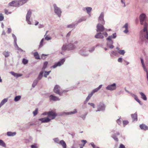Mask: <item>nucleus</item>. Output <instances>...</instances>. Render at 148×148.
<instances>
[{"label":"nucleus","mask_w":148,"mask_h":148,"mask_svg":"<svg viewBox=\"0 0 148 148\" xmlns=\"http://www.w3.org/2000/svg\"><path fill=\"white\" fill-rule=\"evenodd\" d=\"M38 80L36 79L34 81L32 84V87L33 88H34L36 86L37 83H38Z\"/></svg>","instance_id":"nucleus-44"},{"label":"nucleus","mask_w":148,"mask_h":148,"mask_svg":"<svg viewBox=\"0 0 148 148\" xmlns=\"http://www.w3.org/2000/svg\"><path fill=\"white\" fill-rule=\"evenodd\" d=\"M77 112V109H74L73 111H71L70 112H63L60 113V114L61 116H64V115H72L74 114H75Z\"/></svg>","instance_id":"nucleus-14"},{"label":"nucleus","mask_w":148,"mask_h":148,"mask_svg":"<svg viewBox=\"0 0 148 148\" xmlns=\"http://www.w3.org/2000/svg\"><path fill=\"white\" fill-rule=\"evenodd\" d=\"M43 71H41L40 73L37 78L36 79H37L38 81L40 80L43 76Z\"/></svg>","instance_id":"nucleus-32"},{"label":"nucleus","mask_w":148,"mask_h":148,"mask_svg":"<svg viewBox=\"0 0 148 148\" xmlns=\"http://www.w3.org/2000/svg\"><path fill=\"white\" fill-rule=\"evenodd\" d=\"M44 39L43 38H42L41 39V40L40 42V45L39 46V49L41 48V47H42L43 45V43L44 42Z\"/></svg>","instance_id":"nucleus-46"},{"label":"nucleus","mask_w":148,"mask_h":148,"mask_svg":"<svg viewBox=\"0 0 148 148\" xmlns=\"http://www.w3.org/2000/svg\"><path fill=\"white\" fill-rule=\"evenodd\" d=\"M118 52L120 54L123 55L125 53V52L124 50H119Z\"/></svg>","instance_id":"nucleus-47"},{"label":"nucleus","mask_w":148,"mask_h":148,"mask_svg":"<svg viewBox=\"0 0 148 148\" xmlns=\"http://www.w3.org/2000/svg\"><path fill=\"white\" fill-rule=\"evenodd\" d=\"M116 122L119 125H120L121 124V121L120 120V118L117 119L116 121Z\"/></svg>","instance_id":"nucleus-62"},{"label":"nucleus","mask_w":148,"mask_h":148,"mask_svg":"<svg viewBox=\"0 0 148 148\" xmlns=\"http://www.w3.org/2000/svg\"><path fill=\"white\" fill-rule=\"evenodd\" d=\"M28 0H20L18 1V7L21 6L27 2Z\"/></svg>","instance_id":"nucleus-26"},{"label":"nucleus","mask_w":148,"mask_h":148,"mask_svg":"<svg viewBox=\"0 0 148 148\" xmlns=\"http://www.w3.org/2000/svg\"><path fill=\"white\" fill-rule=\"evenodd\" d=\"M61 49L62 51H64L66 50H68L67 45L65 44L63 45Z\"/></svg>","instance_id":"nucleus-41"},{"label":"nucleus","mask_w":148,"mask_h":148,"mask_svg":"<svg viewBox=\"0 0 148 148\" xmlns=\"http://www.w3.org/2000/svg\"><path fill=\"white\" fill-rule=\"evenodd\" d=\"M140 60H141V63L142 64V66L143 68L144 71H146V69H146L145 67V64L144 62V61H143V59L142 58H140Z\"/></svg>","instance_id":"nucleus-39"},{"label":"nucleus","mask_w":148,"mask_h":148,"mask_svg":"<svg viewBox=\"0 0 148 148\" xmlns=\"http://www.w3.org/2000/svg\"><path fill=\"white\" fill-rule=\"evenodd\" d=\"M131 116L133 121H137V115L136 113L132 114Z\"/></svg>","instance_id":"nucleus-29"},{"label":"nucleus","mask_w":148,"mask_h":148,"mask_svg":"<svg viewBox=\"0 0 148 148\" xmlns=\"http://www.w3.org/2000/svg\"><path fill=\"white\" fill-rule=\"evenodd\" d=\"M59 144L62 145L63 148H66V145L64 140H60Z\"/></svg>","instance_id":"nucleus-28"},{"label":"nucleus","mask_w":148,"mask_h":148,"mask_svg":"<svg viewBox=\"0 0 148 148\" xmlns=\"http://www.w3.org/2000/svg\"><path fill=\"white\" fill-rule=\"evenodd\" d=\"M34 56L35 58L37 59H40V57L38 55V54L37 52H35L34 53Z\"/></svg>","instance_id":"nucleus-45"},{"label":"nucleus","mask_w":148,"mask_h":148,"mask_svg":"<svg viewBox=\"0 0 148 148\" xmlns=\"http://www.w3.org/2000/svg\"><path fill=\"white\" fill-rule=\"evenodd\" d=\"M120 134L119 132H117L116 134L113 135L112 137L116 141H118V139L116 137V135L119 136Z\"/></svg>","instance_id":"nucleus-33"},{"label":"nucleus","mask_w":148,"mask_h":148,"mask_svg":"<svg viewBox=\"0 0 148 148\" xmlns=\"http://www.w3.org/2000/svg\"><path fill=\"white\" fill-rule=\"evenodd\" d=\"M32 12L30 11H28L26 17V20L27 23L29 25L31 24V23L30 21V18L31 17Z\"/></svg>","instance_id":"nucleus-15"},{"label":"nucleus","mask_w":148,"mask_h":148,"mask_svg":"<svg viewBox=\"0 0 148 148\" xmlns=\"http://www.w3.org/2000/svg\"><path fill=\"white\" fill-rule=\"evenodd\" d=\"M117 37L116 33H113L112 35L109 36L107 38L106 40H112V39H115Z\"/></svg>","instance_id":"nucleus-23"},{"label":"nucleus","mask_w":148,"mask_h":148,"mask_svg":"<svg viewBox=\"0 0 148 148\" xmlns=\"http://www.w3.org/2000/svg\"><path fill=\"white\" fill-rule=\"evenodd\" d=\"M92 10V8L91 7H86L82 8L84 12H86L89 16H91L90 13Z\"/></svg>","instance_id":"nucleus-16"},{"label":"nucleus","mask_w":148,"mask_h":148,"mask_svg":"<svg viewBox=\"0 0 148 148\" xmlns=\"http://www.w3.org/2000/svg\"><path fill=\"white\" fill-rule=\"evenodd\" d=\"M54 142L56 143L59 144L60 142L59 139L58 138H56L53 139Z\"/></svg>","instance_id":"nucleus-48"},{"label":"nucleus","mask_w":148,"mask_h":148,"mask_svg":"<svg viewBox=\"0 0 148 148\" xmlns=\"http://www.w3.org/2000/svg\"><path fill=\"white\" fill-rule=\"evenodd\" d=\"M38 110L37 108H36L35 110L33 112L34 116H36L38 113Z\"/></svg>","instance_id":"nucleus-51"},{"label":"nucleus","mask_w":148,"mask_h":148,"mask_svg":"<svg viewBox=\"0 0 148 148\" xmlns=\"http://www.w3.org/2000/svg\"><path fill=\"white\" fill-rule=\"evenodd\" d=\"M104 13L101 12L100 14V15L98 18V20L99 23H101L102 24H104L105 21L104 18Z\"/></svg>","instance_id":"nucleus-13"},{"label":"nucleus","mask_w":148,"mask_h":148,"mask_svg":"<svg viewBox=\"0 0 148 148\" xmlns=\"http://www.w3.org/2000/svg\"><path fill=\"white\" fill-rule=\"evenodd\" d=\"M4 12H5V14L7 15H8V14H10L11 13V12H8V10L6 9L5 10Z\"/></svg>","instance_id":"nucleus-61"},{"label":"nucleus","mask_w":148,"mask_h":148,"mask_svg":"<svg viewBox=\"0 0 148 148\" xmlns=\"http://www.w3.org/2000/svg\"><path fill=\"white\" fill-rule=\"evenodd\" d=\"M107 42L106 45L107 47H109L111 49H113L114 47L113 45V41L112 40H106Z\"/></svg>","instance_id":"nucleus-18"},{"label":"nucleus","mask_w":148,"mask_h":148,"mask_svg":"<svg viewBox=\"0 0 148 148\" xmlns=\"http://www.w3.org/2000/svg\"><path fill=\"white\" fill-rule=\"evenodd\" d=\"M16 132H8L7 133V135L8 136H13L16 135Z\"/></svg>","instance_id":"nucleus-31"},{"label":"nucleus","mask_w":148,"mask_h":148,"mask_svg":"<svg viewBox=\"0 0 148 148\" xmlns=\"http://www.w3.org/2000/svg\"><path fill=\"white\" fill-rule=\"evenodd\" d=\"M117 55V51H111L110 53V56L111 57H112L113 56H116Z\"/></svg>","instance_id":"nucleus-38"},{"label":"nucleus","mask_w":148,"mask_h":148,"mask_svg":"<svg viewBox=\"0 0 148 148\" xmlns=\"http://www.w3.org/2000/svg\"><path fill=\"white\" fill-rule=\"evenodd\" d=\"M90 145L93 148H100L99 147H96L93 142L91 143H90Z\"/></svg>","instance_id":"nucleus-57"},{"label":"nucleus","mask_w":148,"mask_h":148,"mask_svg":"<svg viewBox=\"0 0 148 148\" xmlns=\"http://www.w3.org/2000/svg\"><path fill=\"white\" fill-rule=\"evenodd\" d=\"M51 72V71H43L44 73V76L45 77H47V76L49 75Z\"/></svg>","instance_id":"nucleus-43"},{"label":"nucleus","mask_w":148,"mask_h":148,"mask_svg":"<svg viewBox=\"0 0 148 148\" xmlns=\"http://www.w3.org/2000/svg\"><path fill=\"white\" fill-rule=\"evenodd\" d=\"M47 64L48 62H45L44 63L43 66L42 68L41 71H44L45 69L46 68Z\"/></svg>","instance_id":"nucleus-37"},{"label":"nucleus","mask_w":148,"mask_h":148,"mask_svg":"<svg viewBox=\"0 0 148 148\" xmlns=\"http://www.w3.org/2000/svg\"><path fill=\"white\" fill-rule=\"evenodd\" d=\"M103 24L101 23H98L97 26V32H102L105 31V28L103 25Z\"/></svg>","instance_id":"nucleus-12"},{"label":"nucleus","mask_w":148,"mask_h":148,"mask_svg":"<svg viewBox=\"0 0 148 148\" xmlns=\"http://www.w3.org/2000/svg\"><path fill=\"white\" fill-rule=\"evenodd\" d=\"M57 114L54 111H49L48 116V117L50 119V121L51 120L54 119L57 116Z\"/></svg>","instance_id":"nucleus-10"},{"label":"nucleus","mask_w":148,"mask_h":148,"mask_svg":"<svg viewBox=\"0 0 148 148\" xmlns=\"http://www.w3.org/2000/svg\"><path fill=\"white\" fill-rule=\"evenodd\" d=\"M38 120L41 121L42 123H48L50 121V119L48 117L39 119Z\"/></svg>","instance_id":"nucleus-20"},{"label":"nucleus","mask_w":148,"mask_h":148,"mask_svg":"<svg viewBox=\"0 0 148 148\" xmlns=\"http://www.w3.org/2000/svg\"><path fill=\"white\" fill-rule=\"evenodd\" d=\"M87 114H88L87 112L85 113L84 114H82L80 116V117L81 118H82L83 120H84L86 118V116L87 115Z\"/></svg>","instance_id":"nucleus-42"},{"label":"nucleus","mask_w":148,"mask_h":148,"mask_svg":"<svg viewBox=\"0 0 148 148\" xmlns=\"http://www.w3.org/2000/svg\"><path fill=\"white\" fill-rule=\"evenodd\" d=\"M8 100V98H5L3 99L1 102L0 103V108L5 103H6Z\"/></svg>","instance_id":"nucleus-34"},{"label":"nucleus","mask_w":148,"mask_h":148,"mask_svg":"<svg viewBox=\"0 0 148 148\" xmlns=\"http://www.w3.org/2000/svg\"><path fill=\"white\" fill-rule=\"evenodd\" d=\"M98 90V89L97 88H96L93 90L91 91V92L93 94L97 92Z\"/></svg>","instance_id":"nucleus-58"},{"label":"nucleus","mask_w":148,"mask_h":148,"mask_svg":"<svg viewBox=\"0 0 148 148\" xmlns=\"http://www.w3.org/2000/svg\"><path fill=\"white\" fill-rule=\"evenodd\" d=\"M0 146L5 147L6 145L5 143L2 140L0 139Z\"/></svg>","instance_id":"nucleus-36"},{"label":"nucleus","mask_w":148,"mask_h":148,"mask_svg":"<svg viewBox=\"0 0 148 148\" xmlns=\"http://www.w3.org/2000/svg\"><path fill=\"white\" fill-rule=\"evenodd\" d=\"M11 54L10 52L8 51H4L3 53V54L5 58L9 57Z\"/></svg>","instance_id":"nucleus-27"},{"label":"nucleus","mask_w":148,"mask_h":148,"mask_svg":"<svg viewBox=\"0 0 148 148\" xmlns=\"http://www.w3.org/2000/svg\"><path fill=\"white\" fill-rule=\"evenodd\" d=\"M106 108V106L104 103L103 101L100 102L97 105V110L96 112L104 111Z\"/></svg>","instance_id":"nucleus-3"},{"label":"nucleus","mask_w":148,"mask_h":148,"mask_svg":"<svg viewBox=\"0 0 148 148\" xmlns=\"http://www.w3.org/2000/svg\"><path fill=\"white\" fill-rule=\"evenodd\" d=\"M28 62V60H27L25 59V58H23L22 60V62L24 64H26Z\"/></svg>","instance_id":"nucleus-52"},{"label":"nucleus","mask_w":148,"mask_h":148,"mask_svg":"<svg viewBox=\"0 0 148 148\" xmlns=\"http://www.w3.org/2000/svg\"><path fill=\"white\" fill-rule=\"evenodd\" d=\"M53 91L55 93L60 95H61L62 94L67 92L69 90H64L61 89L60 86L59 85H56L54 87Z\"/></svg>","instance_id":"nucleus-2"},{"label":"nucleus","mask_w":148,"mask_h":148,"mask_svg":"<svg viewBox=\"0 0 148 148\" xmlns=\"http://www.w3.org/2000/svg\"><path fill=\"white\" fill-rule=\"evenodd\" d=\"M8 5L10 6L18 7V1L17 0L13 1L10 3Z\"/></svg>","instance_id":"nucleus-21"},{"label":"nucleus","mask_w":148,"mask_h":148,"mask_svg":"<svg viewBox=\"0 0 148 148\" xmlns=\"http://www.w3.org/2000/svg\"><path fill=\"white\" fill-rule=\"evenodd\" d=\"M107 90L113 91L115 90L117 88L116 84L115 83H113L112 84L108 85L106 88Z\"/></svg>","instance_id":"nucleus-8"},{"label":"nucleus","mask_w":148,"mask_h":148,"mask_svg":"<svg viewBox=\"0 0 148 148\" xmlns=\"http://www.w3.org/2000/svg\"><path fill=\"white\" fill-rule=\"evenodd\" d=\"M4 18L3 15L1 13L0 14V21H2Z\"/></svg>","instance_id":"nucleus-55"},{"label":"nucleus","mask_w":148,"mask_h":148,"mask_svg":"<svg viewBox=\"0 0 148 148\" xmlns=\"http://www.w3.org/2000/svg\"><path fill=\"white\" fill-rule=\"evenodd\" d=\"M123 126L125 127L126 125L128 124L129 123V122L127 120H125L123 121Z\"/></svg>","instance_id":"nucleus-53"},{"label":"nucleus","mask_w":148,"mask_h":148,"mask_svg":"<svg viewBox=\"0 0 148 148\" xmlns=\"http://www.w3.org/2000/svg\"><path fill=\"white\" fill-rule=\"evenodd\" d=\"M121 1L122 4H123V6L125 7L126 6L125 2V0H121Z\"/></svg>","instance_id":"nucleus-56"},{"label":"nucleus","mask_w":148,"mask_h":148,"mask_svg":"<svg viewBox=\"0 0 148 148\" xmlns=\"http://www.w3.org/2000/svg\"><path fill=\"white\" fill-rule=\"evenodd\" d=\"M140 39L142 41L145 39L148 40V30L146 24L144 25L143 29L140 31Z\"/></svg>","instance_id":"nucleus-1"},{"label":"nucleus","mask_w":148,"mask_h":148,"mask_svg":"<svg viewBox=\"0 0 148 148\" xmlns=\"http://www.w3.org/2000/svg\"><path fill=\"white\" fill-rule=\"evenodd\" d=\"M95 48L94 47H92L89 50V52H90V53L92 52L95 50Z\"/></svg>","instance_id":"nucleus-54"},{"label":"nucleus","mask_w":148,"mask_h":148,"mask_svg":"<svg viewBox=\"0 0 148 148\" xmlns=\"http://www.w3.org/2000/svg\"><path fill=\"white\" fill-rule=\"evenodd\" d=\"M139 18L140 24L141 25H143V22L146 19V15L144 13L142 14L140 16Z\"/></svg>","instance_id":"nucleus-17"},{"label":"nucleus","mask_w":148,"mask_h":148,"mask_svg":"<svg viewBox=\"0 0 148 148\" xmlns=\"http://www.w3.org/2000/svg\"><path fill=\"white\" fill-rule=\"evenodd\" d=\"M44 37L45 39L47 41H48L51 39V37L48 36V35H45Z\"/></svg>","instance_id":"nucleus-50"},{"label":"nucleus","mask_w":148,"mask_h":148,"mask_svg":"<svg viewBox=\"0 0 148 148\" xmlns=\"http://www.w3.org/2000/svg\"><path fill=\"white\" fill-rule=\"evenodd\" d=\"M81 142L82 143V144L79 145L80 146V148H83V147L84 146L85 144L87 143V141L86 140H81Z\"/></svg>","instance_id":"nucleus-35"},{"label":"nucleus","mask_w":148,"mask_h":148,"mask_svg":"<svg viewBox=\"0 0 148 148\" xmlns=\"http://www.w3.org/2000/svg\"><path fill=\"white\" fill-rule=\"evenodd\" d=\"M50 100V101H59L60 99L57 97L54 96L53 95H51L49 97Z\"/></svg>","instance_id":"nucleus-22"},{"label":"nucleus","mask_w":148,"mask_h":148,"mask_svg":"<svg viewBox=\"0 0 148 148\" xmlns=\"http://www.w3.org/2000/svg\"><path fill=\"white\" fill-rule=\"evenodd\" d=\"M75 26V24H72L69 25H68L67 26V27L68 28H74Z\"/></svg>","instance_id":"nucleus-49"},{"label":"nucleus","mask_w":148,"mask_h":148,"mask_svg":"<svg viewBox=\"0 0 148 148\" xmlns=\"http://www.w3.org/2000/svg\"><path fill=\"white\" fill-rule=\"evenodd\" d=\"M128 24L127 23H125V25L123 27V28H125V29H128Z\"/></svg>","instance_id":"nucleus-63"},{"label":"nucleus","mask_w":148,"mask_h":148,"mask_svg":"<svg viewBox=\"0 0 148 148\" xmlns=\"http://www.w3.org/2000/svg\"><path fill=\"white\" fill-rule=\"evenodd\" d=\"M139 127L141 129L144 130H148V127L145 124H142L140 125Z\"/></svg>","instance_id":"nucleus-25"},{"label":"nucleus","mask_w":148,"mask_h":148,"mask_svg":"<svg viewBox=\"0 0 148 148\" xmlns=\"http://www.w3.org/2000/svg\"><path fill=\"white\" fill-rule=\"evenodd\" d=\"M139 94H140L141 98L144 101L147 100V98L143 92H140Z\"/></svg>","instance_id":"nucleus-30"},{"label":"nucleus","mask_w":148,"mask_h":148,"mask_svg":"<svg viewBox=\"0 0 148 148\" xmlns=\"http://www.w3.org/2000/svg\"><path fill=\"white\" fill-rule=\"evenodd\" d=\"M53 7L54 8V12L59 17H60L62 12L61 9L60 8L58 7L56 4H53Z\"/></svg>","instance_id":"nucleus-6"},{"label":"nucleus","mask_w":148,"mask_h":148,"mask_svg":"<svg viewBox=\"0 0 148 148\" xmlns=\"http://www.w3.org/2000/svg\"><path fill=\"white\" fill-rule=\"evenodd\" d=\"M65 61V58H62L61 59L60 61L58 62L55 63L54 65H53L52 67L54 69L56 68L57 66H60L63 64L64 62Z\"/></svg>","instance_id":"nucleus-9"},{"label":"nucleus","mask_w":148,"mask_h":148,"mask_svg":"<svg viewBox=\"0 0 148 148\" xmlns=\"http://www.w3.org/2000/svg\"><path fill=\"white\" fill-rule=\"evenodd\" d=\"M108 34L106 32L103 33L99 32L97 33L95 36V37L97 39H103L104 38V36L106 37L108 36Z\"/></svg>","instance_id":"nucleus-4"},{"label":"nucleus","mask_w":148,"mask_h":148,"mask_svg":"<svg viewBox=\"0 0 148 148\" xmlns=\"http://www.w3.org/2000/svg\"><path fill=\"white\" fill-rule=\"evenodd\" d=\"M87 48L85 47H83L79 51V53L83 56H87L89 53L86 50Z\"/></svg>","instance_id":"nucleus-11"},{"label":"nucleus","mask_w":148,"mask_h":148,"mask_svg":"<svg viewBox=\"0 0 148 148\" xmlns=\"http://www.w3.org/2000/svg\"><path fill=\"white\" fill-rule=\"evenodd\" d=\"M12 36L14 39V47L18 51H21V52H25V51L23 50L21 48L18 47L17 44V38L16 36L14 34L12 33Z\"/></svg>","instance_id":"nucleus-5"},{"label":"nucleus","mask_w":148,"mask_h":148,"mask_svg":"<svg viewBox=\"0 0 148 148\" xmlns=\"http://www.w3.org/2000/svg\"><path fill=\"white\" fill-rule=\"evenodd\" d=\"M88 104L90 105L93 108H95V104L93 103H88Z\"/></svg>","instance_id":"nucleus-60"},{"label":"nucleus","mask_w":148,"mask_h":148,"mask_svg":"<svg viewBox=\"0 0 148 148\" xmlns=\"http://www.w3.org/2000/svg\"><path fill=\"white\" fill-rule=\"evenodd\" d=\"M12 32V29L10 28H7V32L8 34H9L11 33Z\"/></svg>","instance_id":"nucleus-59"},{"label":"nucleus","mask_w":148,"mask_h":148,"mask_svg":"<svg viewBox=\"0 0 148 148\" xmlns=\"http://www.w3.org/2000/svg\"><path fill=\"white\" fill-rule=\"evenodd\" d=\"M129 93L131 96L134 98V99L138 102L140 105H142L143 103L138 99L137 96L136 95L130 92H129Z\"/></svg>","instance_id":"nucleus-19"},{"label":"nucleus","mask_w":148,"mask_h":148,"mask_svg":"<svg viewBox=\"0 0 148 148\" xmlns=\"http://www.w3.org/2000/svg\"><path fill=\"white\" fill-rule=\"evenodd\" d=\"M10 73L16 78L23 75L22 74L16 73L13 71H11L10 72Z\"/></svg>","instance_id":"nucleus-24"},{"label":"nucleus","mask_w":148,"mask_h":148,"mask_svg":"<svg viewBox=\"0 0 148 148\" xmlns=\"http://www.w3.org/2000/svg\"><path fill=\"white\" fill-rule=\"evenodd\" d=\"M21 98V96L20 95L16 96L14 98V101L17 102L19 101Z\"/></svg>","instance_id":"nucleus-40"},{"label":"nucleus","mask_w":148,"mask_h":148,"mask_svg":"<svg viewBox=\"0 0 148 148\" xmlns=\"http://www.w3.org/2000/svg\"><path fill=\"white\" fill-rule=\"evenodd\" d=\"M77 41H72L70 43L67 45L68 50H73L76 48V46L75 44L77 43Z\"/></svg>","instance_id":"nucleus-7"},{"label":"nucleus","mask_w":148,"mask_h":148,"mask_svg":"<svg viewBox=\"0 0 148 148\" xmlns=\"http://www.w3.org/2000/svg\"><path fill=\"white\" fill-rule=\"evenodd\" d=\"M31 148H37V145L36 144L31 145Z\"/></svg>","instance_id":"nucleus-64"}]
</instances>
